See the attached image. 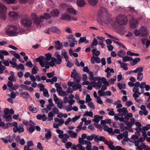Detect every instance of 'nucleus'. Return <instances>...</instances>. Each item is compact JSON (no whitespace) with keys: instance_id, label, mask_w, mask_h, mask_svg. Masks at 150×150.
<instances>
[{"instance_id":"f257e3e1","label":"nucleus","mask_w":150,"mask_h":150,"mask_svg":"<svg viewBox=\"0 0 150 150\" xmlns=\"http://www.w3.org/2000/svg\"><path fill=\"white\" fill-rule=\"evenodd\" d=\"M94 141L96 142H97V141H100L104 142V143L106 145L108 146L109 148L111 150H114L115 148V146L113 145L114 143L113 142L110 140L108 142L105 140V137L103 136H100L99 135H95Z\"/></svg>"},{"instance_id":"f03ea898","label":"nucleus","mask_w":150,"mask_h":150,"mask_svg":"<svg viewBox=\"0 0 150 150\" xmlns=\"http://www.w3.org/2000/svg\"><path fill=\"white\" fill-rule=\"evenodd\" d=\"M18 28L13 25L8 26L6 28V33L10 36L17 35L19 32L18 31Z\"/></svg>"},{"instance_id":"7ed1b4c3","label":"nucleus","mask_w":150,"mask_h":150,"mask_svg":"<svg viewBox=\"0 0 150 150\" xmlns=\"http://www.w3.org/2000/svg\"><path fill=\"white\" fill-rule=\"evenodd\" d=\"M116 21L118 25H126L127 22V19L126 16L121 15L116 18Z\"/></svg>"},{"instance_id":"20e7f679","label":"nucleus","mask_w":150,"mask_h":150,"mask_svg":"<svg viewBox=\"0 0 150 150\" xmlns=\"http://www.w3.org/2000/svg\"><path fill=\"white\" fill-rule=\"evenodd\" d=\"M7 10L6 6L0 3V18L4 20L6 18Z\"/></svg>"},{"instance_id":"39448f33","label":"nucleus","mask_w":150,"mask_h":150,"mask_svg":"<svg viewBox=\"0 0 150 150\" xmlns=\"http://www.w3.org/2000/svg\"><path fill=\"white\" fill-rule=\"evenodd\" d=\"M21 22L25 27H30L32 23L31 20L27 17L23 18Z\"/></svg>"},{"instance_id":"423d86ee","label":"nucleus","mask_w":150,"mask_h":150,"mask_svg":"<svg viewBox=\"0 0 150 150\" xmlns=\"http://www.w3.org/2000/svg\"><path fill=\"white\" fill-rule=\"evenodd\" d=\"M61 19L67 21H70L72 20L77 21V18L74 17H71L69 15L64 13L62 14L61 16Z\"/></svg>"},{"instance_id":"0eeeda50","label":"nucleus","mask_w":150,"mask_h":150,"mask_svg":"<svg viewBox=\"0 0 150 150\" xmlns=\"http://www.w3.org/2000/svg\"><path fill=\"white\" fill-rule=\"evenodd\" d=\"M139 22L137 19L134 18L132 16L130 22V25L131 28H134L138 26Z\"/></svg>"},{"instance_id":"6e6552de","label":"nucleus","mask_w":150,"mask_h":150,"mask_svg":"<svg viewBox=\"0 0 150 150\" xmlns=\"http://www.w3.org/2000/svg\"><path fill=\"white\" fill-rule=\"evenodd\" d=\"M140 35L142 36H145L148 34L147 30L146 28L144 26H142L140 28Z\"/></svg>"},{"instance_id":"1a4fd4ad","label":"nucleus","mask_w":150,"mask_h":150,"mask_svg":"<svg viewBox=\"0 0 150 150\" xmlns=\"http://www.w3.org/2000/svg\"><path fill=\"white\" fill-rule=\"evenodd\" d=\"M107 11L106 9L101 7L99 10L98 13V16L100 18L102 17L104 14H107Z\"/></svg>"},{"instance_id":"9d476101","label":"nucleus","mask_w":150,"mask_h":150,"mask_svg":"<svg viewBox=\"0 0 150 150\" xmlns=\"http://www.w3.org/2000/svg\"><path fill=\"white\" fill-rule=\"evenodd\" d=\"M33 19L34 22L37 25H39L42 21V19H40V18H39L36 14H34Z\"/></svg>"},{"instance_id":"9b49d317","label":"nucleus","mask_w":150,"mask_h":150,"mask_svg":"<svg viewBox=\"0 0 150 150\" xmlns=\"http://www.w3.org/2000/svg\"><path fill=\"white\" fill-rule=\"evenodd\" d=\"M55 44L54 47L56 50H61L63 47V45L62 43H61L59 41H55L54 42Z\"/></svg>"},{"instance_id":"f8f14e48","label":"nucleus","mask_w":150,"mask_h":150,"mask_svg":"<svg viewBox=\"0 0 150 150\" xmlns=\"http://www.w3.org/2000/svg\"><path fill=\"white\" fill-rule=\"evenodd\" d=\"M60 13L59 11L57 9H54L52 11L50 12L51 16L52 17H56L58 16Z\"/></svg>"},{"instance_id":"ddd939ff","label":"nucleus","mask_w":150,"mask_h":150,"mask_svg":"<svg viewBox=\"0 0 150 150\" xmlns=\"http://www.w3.org/2000/svg\"><path fill=\"white\" fill-rule=\"evenodd\" d=\"M13 132L14 133H16L18 132L19 133H20L23 132L24 131V128L23 127H21L20 125L17 128H13Z\"/></svg>"},{"instance_id":"4468645a","label":"nucleus","mask_w":150,"mask_h":150,"mask_svg":"<svg viewBox=\"0 0 150 150\" xmlns=\"http://www.w3.org/2000/svg\"><path fill=\"white\" fill-rule=\"evenodd\" d=\"M76 4L79 7H83L86 4L84 0H78L76 1Z\"/></svg>"},{"instance_id":"2eb2a0df","label":"nucleus","mask_w":150,"mask_h":150,"mask_svg":"<svg viewBox=\"0 0 150 150\" xmlns=\"http://www.w3.org/2000/svg\"><path fill=\"white\" fill-rule=\"evenodd\" d=\"M9 16L13 18L14 20H16L18 17V15L17 13L14 11H11L9 13Z\"/></svg>"},{"instance_id":"dca6fc26","label":"nucleus","mask_w":150,"mask_h":150,"mask_svg":"<svg viewBox=\"0 0 150 150\" xmlns=\"http://www.w3.org/2000/svg\"><path fill=\"white\" fill-rule=\"evenodd\" d=\"M68 133L69 134L70 137L72 138H76L77 137V134L72 130H69Z\"/></svg>"},{"instance_id":"f3484780","label":"nucleus","mask_w":150,"mask_h":150,"mask_svg":"<svg viewBox=\"0 0 150 150\" xmlns=\"http://www.w3.org/2000/svg\"><path fill=\"white\" fill-rule=\"evenodd\" d=\"M51 17L49 13H44L43 16H41L40 17V19L42 20L44 19H47L50 18Z\"/></svg>"},{"instance_id":"a211bd4d","label":"nucleus","mask_w":150,"mask_h":150,"mask_svg":"<svg viewBox=\"0 0 150 150\" xmlns=\"http://www.w3.org/2000/svg\"><path fill=\"white\" fill-rule=\"evenodd\" d=\"M55 55L57 60V64H60L61 62H62L61 56L59 54V53L57 52H55Z\"/></svg>"},{"instance_id":"6ab92c4d","label":"nucleus","mask_w":150,"mask_h":150,"mask_svg":"<svg viewBox=\"0 0 150 150\" xmlns=\"http://www.w3.org/2000/svg\"><path fill=\"white\" fill-rule=\"evenodd\" d=\"M140 60L139 58H136L131 61L130 62V64L132 66H134Z\"/></svg>"},{"instance_id":"aec40b11","label":"nucleus","mask_w":150,"mask_h":150,"mask_svg":"<svg viewBox=\"0 0 150 150\" xmlns=\"http://www.w3.org/2000/svg\"><path fill=\"white\" fill-rule=\"evenodd\" d=\"M84 42L85 43L87 44L89 42V41L86 40V38L85 37H80V39L79 41V43Z\"/></svg>"},{"instance_id":"412c9836","label":"nucleus","mask_w":150,"mask_h":150,"mask_svg":"<svg viewBox=\"0 0 150 150\" xmlns=\"http://www.w3.org/2000/svg\"><path fill=\"white\" fill-rule=\"evenodd\" d=\"M133 60V58L131 57L126 56L123 57L122 61L125 62L127 61H132Z\"/></svg>"},{"instance_id":"4be33fe9","label":"nucleus","mask_w":150,"mask_h":150,"mask_svg":"<svg viewBox=\"0 0 150 150\" xmlns=\"http://www.w3.org/2000/svg\"><path fill=\"white\" fill-rule=\"evenodd\" d=\"M67 11L69 13L74 14V15H77L76 11L73 8H67Z\"/></svg>"},{"instance_id":"5701e85b","label":"nucleus","mask_w":150,"mask_h":150,"mask_svg":"<svg viewBox=\"0 0 150 150\" xmlns=\"http://www.w3.org/2000/svg\"><path fill=\"white\" fill-rule=\"evenodd\" d=\"M50 30L52 32L57 33V34H59L60 33V31L58 28L57 27H53L50 28Z\"/></svg>"},{"instance_id":"b1692460","label":"nucleus","mask_w":150,"mask_h":150,"mask_svg":"<svg viewBox=\"0 0 150 150\" xmlns=\"http://www.w3.org/2000/svg\"><path fill=\"white\" fill-rule=\"evenodd\" d=\"M72 88L73 90L74 91L76 90L81 88V86L80 84H79V83H77V84L75 83V84L73 86Z\"/></svg>"},{"instance_id":"393cba45","label":"nucleus","mask_w":150,"mask_h":150,"mask_svg":"<svg viewBox=\"0 0 150 150\" xmlns=\"http://www.w3.org/2000/svg\"><path fill=\"white\" fill-rule=\"evenodd\" d=\"M2 1L8 4H15L17 2L16 0H2Z\"/></svg>"},{"instance_id":"a878e982","label":"nucleus","mask_w":150,"mask_h":150,"mask_svg":"<svg viewBox=\"0 0 150 150\" xmlns=\"http://www.w3.org/2000/svg\"><path fill=\"white\" fill-rule=\"evenodd\" d=\"M52 134L50 130H48L47 131V133L45 134V138L47 140L50 139Z\"/></svg>"},{"instance_id":"bb28decb","label":"nucleus","mask_w":150,"mask_h":150,"mask_svg":"<svg viewBox=\"0 0 150 150\" xmlns=\"http://www.w3.org/2000/svg\"><path fill=\"white\" fill-rule=\"evenodd\" d=\"M125 52L122 49H121L118 52L117 55L120 57H123V56L125 55Z\"/></svg>"},{"instance_id":"cd10ccee","label":"nucleus","mask_w":150,"mask_h":150,"mask_svg":"<svg viewBox=\"0 0 150 150\" xmlns=\"http://www.w3.org/2000/svg\"><path fill=\"white\" fill-rule=\"evenodd\" d=\"M98 2V0H89V3L92 6L96 5Z\"/></svg>"},{"instance_id":"c85d7f7f","label":"nucleus","mask_w":150,"mask_h":150,"mask_svg":"<svg viewBox=\"0 0 150 150\" xmlns=\"http://www.w3.org/2000/svg\"><path fill=\"white\" fill-rule=\"evenodd\" d=\"M3 117L6 119L7 122L9 121L12 119L11 116V115H3Z\"/></svg>"},{"instance_id":"c756f323","label":"nucleus","mask_w":150,"mask_h":150,"mask_svg":"<svg viewBox=\"0 0 150 150\" xmlns=\"http://www.w3.org/2000/svg\"><path fill=\"white\" fill-rule=\"evenodd\" d=\"M45 59V57L44 56H40L39 57L36 59V61L37 62L40 63L42 61H43Z\"/></svg>"},{"instance_id":"7c9ffc66","label":"nucleus","mask_w":150,"mask_h":150,"mask_svg":"<svg viewBox=\"0 0 150 150\" xmlns=\"http://www.w3.org/2000/svg\"><path fill=\"white\" fill-rule=\"evenodd\" d=\"M143 74L141 72H139L137 74V79L139 81H141L143 79Z\"/></svg>"},{"instance_id":"2f4dec72","label":"nucleus","mask_w":150,"mask_h":150,"mask_svg":"<svg viewBox=\"0 0 150 150\" xmlns=\"http://www.w3.org/2000/svg\"><path fill=\"white\" fill-rule=\"evenodd\" d=\"M86 116L92 117L93 116V112L92 111L89 112L88 111L86 112L85 114L83 115V116Z\"/></svg>"},{"instance_id":"473e14b6","label":"nucleus","mask_w":150,"mask_h":150,"mask_svg":"<svg viewBox=\"0 0 150 150\" xmlns=\"http://www.w3.org/2000/svg\"><path fill=\"white\" fill-rule=\"evenodd\" d=\"M101 80L103 83L105 85H107V86H109V83L108 82L106 81V78L104 77H103L102 78H101Z\"/></svg>"},{"instance_id":"72a5a7b5","label":"nucleus","mask_w":150,"mask_h":150,"mask_svg":"<svg viewBox=\"0 0 150 150\" xmlns=\"http://www.w3.org/2000/svg\"><path fill=\"white\" fill-rule=\"evenodd\" d=\"M74 79V81H75L76 83H79L81 80V78L78 75L76 76Z\"/></svg>"},{"instance_id":"f704fd0d","label":"nucleus","mask_w":150,"mask_h":150,"mask_svg":"<svg viewBox=\"0 0 150 150\" xmlns=\"http://www.w3.org/2000/svg\"><path fill=\"white\" fill-rule=\"evenodd\" d=\"M45 59L48 61H49L52 58V55L50 53L45 54Z\"/></svg>"},{"instance_id":"c9c22d12","label":"nucleus","mask_w":150,"mask_h":150,"mask_svg":"<svg viewBox=\"0 0 150 150\" xmlns=\"http://www.w3.org/2000/svg\"><path fill=\"white\" fill-rule=\"evenodd\" d=\"M96 135L95 134H93L91 135V136H88L87 137V139L89 141H92L93 140V139H95V135Z\"/></svg>"},{"instance_id":"e433bc0d","label":"nucleus","mask_w":150,"mask_h":150,"mask_svg":"<svg viewBox=\"0 0 150 150\" xmlns=\"http://www.w3.org/2000/svg\"><path fill=\"white\" fill-rule=\"evenodd\" d=\"M117 86L120 90H121L122 89H125L126 87L125 84H122L120 83H118L117 84Z\"/></svg>"},{"instance_id":"4c0bfd02","label":"nucleus","mask_w":150,"mask_h":150,"mask_svg":"<svg viewBox=\"0 0 150 150\" xmlns=\"http://www.w3.org/2000/svg\"><path fill=\"white\" fill-rule=\"evenodd\" d=\"M72 144L71 142H68L66 143L65 144V146L66 149H68L71 148L72 146Z\"/></svg>"},{"instance_id":"58836bf2","label":"nucleus","mask_w":150,"mask_h":150,"mask_svg":"<svg viewBox=\"0 0 150 150\" xmlns=\"http://www.w3.org/2000/svg\"><path fill=\"white\" fill-rule=\"evenodd\" d=\"M43 93L44 96L47 97H49V94L48 93V91L47 89L46 88L44 89L43 90Z\"/></svg>"},{"instance_id":"ea45409f","label":"nucleus","mask_w":150,"mask_h":150,"mask_svg":"<svg viewBox=\"0 0 150 150\" xmlns=\"http://www.w3.org/2000/svg\"><path fill=\"white\" fill-rule=\"evenodd\" d=\"M88 79L90 80L98 81L101 80V78L100 77H93L92 79H90V78H89Z\"/></svg>"},{"instance_id":"a19ab883","label":"nucleus","mask_w":150,"mask_h":150,"mask_svg":"<svg viewBox=\"0 0 150 150\" xmlns=\"http://www.w3.org/2000/svg\"><path fill=\"white\" fill-rule=\"evenodd\" d=\"M133 117V115L132 113H128L127 115L124 116V118L128 120L129 118H132Z\"/></svg>"},{"instance_id":"79ce46f5","label":"nucleus","mask_w":150,"mask_h":150,"mask_svg":"<svg viewBox=\"0 0 150 150\" xmlns=\"http://www.w3.org/2000/svg\"><path fill=\"white\" fill-rule=\"evenodd\" d=\"M35 130V128L34 126H31L28 129L29 132L30 134H31L34 132Z\"/></svg>"},{"instance_id":"37998d69","label":"nucleus","mask_w":150,"mask_h":150,"mask_svg":"<svg viewBox=\"0 0 150 150\" xmlns=\"http://www.w3.org/2000/svg\"><path fill=\"white\" fill-rule=\"evenodd\" d=\"M105 34L108 37L110 38L113 39L118 40V39L117 38L109 34L105 33Z\"/></svg>"},{"instance_id":"c03bdc74","label":"nucleus","mask_w":150,"mask_h":150,"mask_svg":"<svg viewBox=\"0 0 150 150\" xmlns=\"http://www.w3.org/2000/svg\"><path fill=\"white\" fill-rule=\"evenodd\" d=\"M37 67L36 66H34L32 69V74H36L37 73Z\"/></svg>"},{"instance_id":"a18cd8bd","label":"nucleus","mask_w":150,"mask_h":150,"mask_svg":"<svg viewBox=\"0 0 150 150\" xmlns=\"http://www.w3.org/2000/svg\"><path fill=\"white\" fill-rule=\"evenodd\" d=\"M150 129V124L147 125L143 127L142 129L144 131H147Z\"/></svg>"},{"instance_id":"49530a36","label":"nucleus","mask_w":150,"mask_h":150,"mask_svg":"<svg viewBox=\"0 0 150 150\" xmlns=\"http://www.w3.org/2000/svg\"><path fill=\"white\" fill-rule=\"evenodd\" d=\"M20 96H29V93L26 92H22L20 93Z\"/></svg>"},{"instance_id":"de8ad7c7","label":"nucleus","mask_w":150,"mask_h":150,"mask_svg":"<svg viewBox=\"0 0 150 150\" xmlns=\"http://www.w3.org/2000/svg\"><path fill=\"white\" fill-rule=\"evenodd\" d=\"M127 65V64L125 63L122 62V64L120 65V67L122 68H123L125 70H127L128 69V68L127 67H125Z\"/></svg>"},{"instance_id":"09e8293b","label":"nucleus","mask_w":150,"mask_h":150,"mask_svg":"<svg viewBox=\"0 0 150 150\" xmlns=\"http://www.w3.org/2000/svg\"><path fill=\"white\" fill-rule=\"evenodd\" d=\"M123 136L125 138H127V139L125 140V141L127 142L129 140V138L128 137V132L127 131H125L123 132Z\"/></svg>"},{"instance_id":"8fccbe9b","label":"nucleus","mask_w":150,"mask_h":150,"mask_svg":"<svg viewBox=\"0 0 150 150\" xmlns=\"http://www.w3.org/2000/svg\"><path fill=\"white\" fill-rule=\"evenodd\" d=\"M51 84H52L54 83V82H56L57 81V78L56 76H53L52 77V79H51Z\"/></svg>"},{"instance_id":"3c124183","label":"nucleus","mask_w":150,"mask_h":150,"mask_svg":"<svg viewBox=\"0 0 150 150\" xmlns=\"http://www.w3.org/2000/svg\"><path fill=\"white\" fill-rule=\"evenodd\" d=\"M86 102H89L92 100V99L91 98L90 96L88 94H87L86 95Z\"/></svg>"},{"instance_id":"603ef678","label":"nucleus","mask_w":150,"mask_h":150,"mask_svg":"<svg viewBox=\"0 0 150 150\" xmlns=\"http://www.w3.org/2000/svg\"><path fill=\"white\" fill-rule=\"evenodd\" d=\"M20 86L22 88L24 89L25 90L28 91L29 86L24 84H21Z\"/></svg>"},{"instance_id":"864d4df0","label":"nucleus","mask_w":150,"mask_h":150,"mask_svg":"<svg viewBox=\"0 0 150 150\" xmlns=\"http://www.w3.org/2000/svg\"><path fill=\"white\" fill-rule=\"evenodd\" d=\"M97 83V86L98 88H96L97 89H99L102 86V83L100 81V80H99L98 81V82L96 83Z\"/></svg>"},{"instance_id":"5fc2aeb1","label":"nucleus","mask_w":150,"mask_h":150,"mask_svg":"<svg viewBox=\"0 0 150 150\" xmlns=\"http://www.w3.org/2000/svg\"><path fill=\"white\" fill-rule=\"evenodd\" d=\"M98 94L99 96H101L105 95L104 92L102 90H99L98 92Z\"/></svg>"},{"instance_id":"6e6d98bb","label":"nucleus","mask_w":150,"mask_h":150,"mask_svg":"<svg viewBox=\"0 0 150 150\" xmlns=\"http://www.w3.org/2000/svg\"><path fill=\"white\" fill-rule=\"evenodd\" d=\"M146 85L145 82H142L140 84L139 87L141 89H144Z\"/></svg>"},{"instance_id":"4d7b16f0","label":"nucleus","mask_w":150,"mask_h":150,"mask_svg":"<svg viewBox=\"0 0 150 150\" xmlns=\"http://www.w3.org/2000/svg\"><path fill=\"white\" fill-rule=\"evenodd\" d=\"M80 117L79 115L75 116L74 117L72 118V121L73 122H75Z\"/></svg>"},{"instance_id":"13d9d810","label":"nucleus","mask_w":150,"mask_h":150,"mask_svg":"<svg viewBox=\"0 0 150 150\" xmlns=\"http://www.w3.org/2000/svg\"><path fill=\"white\" fill-rule=\"evenodd\" d=\"M114 149V150H126L125 149L122 148V147L118 146H115Z\"/></svg>"},{"instance_id":"bf43d9fd","label":"nucleus","mask_w":150,"mask_h":150,"mask_svg":"<svg viewBox=\"0 0 150 150\" xmlns=\"http://www.w3.org/2000/svg\"><path fill=\"white\" fill-rule=\"evenodd\" d=\"M38 86L40 88V91H43V89H44V86L42 84H39L38 85Z\"/></svg>"},{"instance_id":"052dcab7","label":"nucleus","mask_w":150,"mask_h":150,"mask_svg":"<svg viewBox=\"0 0 150 150\" xmlns=\"http://www.w3.org/2000/svg\"><path fill=\"white\" fill-rule=\"evenodd\" d=\"M88 105L89 107L91 109H94L95 107L93 103L92 102H89L88 103Z\"/></svg>"},{"instance_id":"680f3d73","label":"nucleus","mask_w":150,"mask_h":150,"mask_svg":"<svg viewBox=\"0 0 150 150\" xmlns=\"http://www.w3.org/2000/svg\"><path fill=\"white\" fill-rule=\"evenodd\" d=\"M98 42L96 38H94L93 41L92 43L91 44V46H96L98 44Z\"/></svg>"},{"instance_id":"e2e57ef3","label":"nucleus","mask_w":150,"mask_h":150,"mask_svg":"<svg viewBox=\"0 0 150 150\" xmlns=\"http://www.w3.org/2000/svg\"><path fill=\"white\" fill-rule=\"evenodd\" d=\"M27 146H26L27 148L29 147V148L30 146H31L33 145V142L32 141H28L27 142Z\"/></svg>"},{"instance_id":"0e129e2a","label":"nucleus","mask_w":150,"mask_h":150,"mask_svg":"<svg viewBox=\"0 0 150 150\" xmlns=\"http://www.w3.org/2000/svg\"><path fill=\"white\" fill-rule=\"evenodd\" d=\"M0 53L2 54L5 55H9L8 53L6 51L4 50H1Z\"/></svg>"},{"instance_id":"69168bd1","label":"nucleus","mask_w":150,"mask_h":150,"mask_svg":"<svg viewBox=\"0 0 150 150\" xmlns=\"http://www.w3.org/2000/svg\"><path fill=\"white\" fill-rule=\"evenodd\" d=\"M79 143L83 145H84L85 143V141L82 138H80L79 140Z\"/></svg>"},{"instance_id":"338daca9","label":"nucleus","mask_w":150,"mask_h":150,"mask_svg":"<svg viewBox=\"0 0 150 150\" xmlns=\"http://www.w3.org/2000/svg\"><path fill=\"white\" fill-rule=\"evenodd\" d=\"M134 33L136 36H138L140 34V30L139 31L138 30L136 29L134 31Z\"/></svg>"},{"instance_id":"774afa93","label":"nucleus","mask_w":150,"mask_h":150,"mask_svg":"<svg viewBox=\"0 0 150 150\" xmlns=\"http://www.w3.org/2000/svg\"><path fill=\"white\" fill-rule=\"evenodd\" d=\"M37 147L38 149L40 150H43V148L40 142H38L37 146Z\"/></svg>"}]
</instances>
